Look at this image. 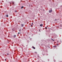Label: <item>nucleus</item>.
Instances as JSON below:
<instances>
[{"instance_id": "8", "label": "nucleus", "mask_w": 62, "mask_h": 62, "mask_svg": "<svg viewBox=\"0 0 62 62\" xmlns=\"http://www.w3.org/2000/svg\"><path fill=\"white\" fill-rule=\"evenodd\" d=\"M56 47V46H54L53 47Z\"/></svg>"}, {"instance_id": "21", "label": "nucleus", "mask_w": 62, "mask_h": 62, "mask_svg": "<svg viewBox=\"0 0 62 62\" xmlns=\"http://www.w3.org/2000/svg\"><path fill=\"white\" fill-rule=\"evenodd\" d=\"M40 31V30H39V31Z\"/></svg>"}, {"instance_id": "13", "label": "nucleus", "mask_w": 62, "mask_h": 62, "mask_svg": "<svg viewBox=\"0 0 62 62\" xmlns=\"http://www.w3.org/2000/svg\"><path fill=\"white\" fill-rule=\"evenodd\" d=\"M56 19H55V20H54V21H56Z\"/></svg>"}, {"instance_id": "20", "label": "nucleus", "mask_w": 62, "mask_h": 62, "mask_svg": "<svg viewBox=\"0 0 62 62\" xmlns=\"http://www.w3.org/2000/svg\"><path fill=\"white\" fill-rule=\"evenodd\" d=\"M38 62H39V61H38Z\"/></svg>"}, {"instance_id": "5", "label": "nucleus", "mask_w": 62, "mask_h": 62, "mask_svg": "<svg viewBox=\"0 0 62 62\" xmlns=\"http://www.w3.org/2000/svg\"><path fill=\"white\" fill-rule=\"evenodd\" d=\"M23 8V6H22L21 7V8L22 9V8Z\"/></svg>"}, {"instance_id": "3", "label": "nucleus", "mask_w": 62, "mask_h": 62, "mask_svg": "<svg viewBox=\"0 0 62 62\" xmlns=\"http://www.w3.org/2000/svg\"><path fill=\"white\" fill-rule=\"evenodd\" d=\"M21 25L22 27L23 26V24H22Z\"/></svg>"}, {"instance_id": "15", "label": "nucleus", "mask_w": 62, "mask_h": 62, "mask_svg": "<svg viewBox=\"0 0 62 62\" xmlns=\"http://www.w3.org/2000/svg\"><path fill=\"white\" fill-rule=\"evenodd\" d=\"M20 33H19V32L18 33V34H19Z\"/></svg>"}, {"instance_id": "18", "label": "nucleus", "mask_w": 62, "mask_h": 62, "mask_svg": "<svg viewBox=\"0 0 62 62\" xmlns=\"http://www.w3.org/2000/svg\"><path fill=\"white\" fill-rule=\"evenodd\" d=\"M6 61V59H5V61Z\"/></svg>"}, {"instance_id": "14", "label": "nucleus", "mask_w": 62, "mask_h": 62, "mask_svg": "<svg viewBox=\"0 0 62 62\" xmlns=\"http://www.w3.org/2000/svg\"><path fill=\"white\" fill-rule=\"evenodd\" d=\"M19 32H20L21 31V30H19Z\"/></svg>"}, {"instance_id": "17", "label": "nucleus", "mask_w": 62, "mask_h": 62, "mask_svg": "<svg viewBox=\"0 0 62 62\" xmlns=\"http://www.w3.org/2000/svg\"><path fill=\"white\" fill-rule=\"evenodd\" d=\"M8 54H7V55H8Z\"/></svg>"}, {"instance_id": "10", "label": "nucleus", "mask_w": 62, "mask_h": 62, "mask_svg": "<svg viewBox=\"0 0 62 62\" xmlns=\"http://www.w3.org/2000/svg\"><path fill=\"white\" fill-rule=\"evenodd\" d=\"M12 4H13V5H14V2H12Z\"/></svg>"}, {"instance_id": "16", "label": "nucleus", "mask_w": 62, "mask_h": 62, "mask_svg": "<svg viewBox=\"0 0 62 62\" xmlns=\"http://www.w3.org/2000/svg\"><path fill=\"white\" fill-rule=\"evenodd\" d=\"M61 25V27L62 26V25Z\"/></svg>"}, {"instance_id": "7", "label": "nucleus", "mask_w": 62, "mask_h": 62, "mask_svg": "<svg viewBox=\"0 0 62 62\" xmlns=\"http://www.w3.org/2000/svg\"><path fill=\"white\" fill-rule=\"evenodd\" d=\"M33 48H34V49H35V47H34L33 46Z\"/></svg>"}, {"instance_id": "11", "label": "nucleus", "mask_w": 62, "mask_h": 62, "mask_svg": "<svg viewBox=\"0 0 62 62\" xmlns=\"http://www.w3.org/2000/svg\"><path fill=\"white\" fill-rule=\"evenodd\" d=\"M47 28V27H45V29H46Z\"/></svg>"}, {"instance_id": "4", "label": "nucleus", "mask_w": 62, "mask_h": 62, "mask_svg": "<svg viewBox=\"0 0 62 62\" xmlns=\"http://www.w3.org/2000/svg\"><path fill=\"white\" fill-rule=\"evenodd\" d=\"M16 37V36L15 35H14V37L15 38Z\"/></svg>"}, {"instance_id": "9", "label": "nucleus", "mask_w": 62, "mask_h": 62, "mask_svg": "<svg viewBox=\"0 0 62 62\" xmlns=\"http://www.w3.org/2000/svg\"><path fill=\"white\" fill-rule=\"evenodd\" d=\"M52 40L53 41H54V40L53 39H52Z\"/></svg>"}, {"instance_id": "1", "label": "nucleus", "mask_w": 62, "mask_h": 62, "mask_svg": "<svg viewBox=\"0 0 62 62\" xmlns=\"http://www.w3.org/2000/svg\"><path fill=\"white\" fill-rule=\"evenodd\" d=\"M52 9H51V10H49V12L50 13H51L52 12Z\"/></svg>"}, {"instance_id": "12", "label": "nucleus", "mask_w": 62, "mask_h": 62, "mask_svg": "<svg viewBox=\"0 0 62 62\" xmlns=\"http://www.w3.org/2000/svg\"><path fill=\"white\" fill-rule=\"evenodd\" d=\"M15 12H17V11H15Z\"/></svg>"}, {"instance_id": "19", "label": "nucleus", "mask_w": 62, "mask_h": 62, "mask_svg": "<svg viewBox=\"0 0 62 62\" xmlns=\"http://www.w3.org/2000/svg\"><path fill=\"white\" fill-rule=\"evenodd\" d=\"M31 24H33V23H31Z\"/></svg>"}, {"instance_id": "6", "label": "nucleus", "mask_w": 62, "mask_h": 62, "mask_svg": "<svg viewBox=\"0 0 62 62\" xmlns=\"http://www.w3.org/2000/svg\"><path fill=\"white\" fill-rule=\"evenodd\" d=\"M6 17H8V15H6Z\"/></svg>"}, {"instance_id": "2", "label": "nucleus", "mask_w": 62, "mask_h": 62, "mask_svg": "<svg viewBox=\"0 0 62 62\" xmlns=\"http://www.w3.org/2000/svg\"><path fill=\"white\" fill-rule=\"evenodd\" d=\"M40 26H41V27H42L43 26V24H41L40 25Z\"/></svg>"}]
</instances>
